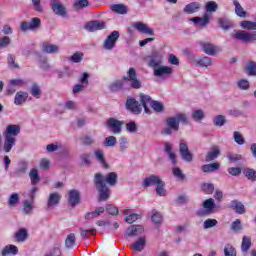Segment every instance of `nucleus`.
Wrapping results in <instances>:
<instances>
[{"label": "nucleus", "mask_w": 256, "mask_h": 256, "mask_svg": "<svg viewBox=\"0 0 256 256\" xmlns=\"http://www.w3.org/2000/svg\"><path fill=\"white\" fill-rule=\"evenodd\" d=\"M81 200V195L77 190H70L68 194V203L71 207H75L78 205L79 201Z\"/></svg>", "instance_id": "nucleus-24"}, {"label": "nucleus", "mask_w": 256, "mask_h": 256, "mask_svg": "<svg viewBox=\"0 0 256 256\" xmlns=\"http://www.w3.org/2000/svg\"><path fill=\"white\" fill-rule=\"evenodd\" d=\"M94 157L96 161H98V163L101 164L103 169H109V164H107V161H105V154L103 153V150H95Z\"/></svg>", "instance_id": "nucleus-29"}, {"label": "nucleus", "mask_w": 256, "mask_h": 256, "mask_svg": "<svg viewBox=\"0 0 256 256\" xmlns=\"http://www.w3.org/2000/svg\"><path fill=\"white\" fill-rule=\"evenodd\" d=\"M18 254H19V248L13 244L6 245L1 251L2 256H8V255L15 256Z\"/></svg>", "instance_id": "nucleus-28"}, {"label": "nucleus", "mask_w": 256, "mask_h": 256, "mask_svg": "<svg viewBox=\"0 0 256 256\" xmlns=\"http://www.w3.org/2000/svg\"><path fill=\"white\" fill-rule=\"evenodd\" d=\"M137 123H135V121H130L126 124V130L128 131V133H136L137 132Z\"/></svg>", "instance_id": "nucleus-63"}, {"label": "nucleus", "mask_w": 256, "mask_h": 256, "mask_svg": "<svg viewBox=\"0 0 256 256\" xmlns=\"http://www.w3.org/2000/svg\"><path fill=\"white\" fill-rule=\"evenodd\" d=\"M241 29H247L248 31H256V22L244 20L240 22Z\"/></svg>", "instance_id": "nucleus-41"}, {"label": "nucleus", "mask_w": 256, "mask_h": 256, "mask_svg": "<svg viewBox=\"0 0 256 256\" xmlns=\"http://www.w3.org/2000/svg\"><path fill=\"white\" fill-rule=\"evenodd\" d=\"M153 100L151 99V96L146 95V94H140V103L142 105V107H144V112L147 113L148 115H151V109H149V106H151V102Z\"/></svg>", "instance_id": "nucleus-25"}, {"label": "nucleus", "mask_w": 256, "mask_h": 256, "mask_svg": "<svg viewBox=\"0 0 256 256\" xmlns=\"http://www.w3.org/2000/svg\"><path fill=\"white\" fill-rule=\"evenodd\" d=\"M241 249L243 253H247L251 249V238L244 236L242 239Z\"/></svg>", "instance_id": "nucleus-53"}, {"label": "nucleus", "mask_w": 256, "mask_h": 256, "mask_svg": "<svg viewBox=\"0 0 256 256\" xmlns=\"http://www.w3.org/2000/svg\"><path fill=\"white\" fill-rule=\"evenodd\" d=\"M173 74V68L169 66H157L154 68V76L160 77V79H165L167 75Z\"/></svg>", "instance_id": "nucleus-16"}, {"label": "nucleus", "mask_w": 256, "mask_h": 256, "mask_svg": "<svg viewBox=\"0 0 256 256\" xmlns=\"http://www.w3.org/2000/svg\"><path fill=\"white\" fill-rule=\"evenodd\" d=\"M224 256H237V250L233 245L231 244H226L224 246Z\"/></svg>", "instance_id": "nucleus-51"}, {"label": "nucleus", "mask_w": 256, "mask_h": 256, "mask_svg": "<svg viewBox=\"0 0 256 256\" xmlns=\"http://www.w3.org/2000/svg\"><path fill=\"white\" fill-rule=\"evenodd\" d=\"M166 123L173 131H179V121L176 116L167 118Z\"/></svg>", "instance_id": "nucleus-44"}, {"label": "nucleus", "mask_w": 256, "mask_h": 256, "mask_svg": "<svg viewBox=\"0 0 256 256\" xmlns=\"http://www.w3.org/2000/svg\"><path fill=\"white\" fill-rule=\"evenodd\" d=\"M41 51L42 53H47L48 55H57V53L60 51V48L55 44L44 42L41 46Z\"/></svg>", "instance_id": "nucleus-19"}, {"label": "nucleus", "mask_w": 256, "mask_h": 256, "mask_svg": "<svg viewBox=\"0 0 256 256\" xmlns=\"http://www.w3.org/2000/svg\"><path fill=\"white\" fill-rule=\"evenodd\" d=\"M82 145L86 147H91V145H95V137L91 135H85L82 137Z\"/></svg>", "instance_id": "nucleus-58"}, {"label": "nucleus", "mask_w": 256, "mask_h": 256, "mask_svg": "<svg viewBox=\"0 0 256 256\" xmlns=\"http://www.w3.org/2000/svg\"><path fill=\"white\" fill-rule=\"evenodd\" d=\"M105 213V208L104 207H98L96 208L95 211H92V212H88L86 215H85V219L86 220H91V219H95L96 217H99V215Z\"/></svg>", "instance_id": "nucleus-37"}, {"label": "nucleus", "mask_w": 256, "mask_h": 256, "mask_svg": "<svg viewBox=\"0 0 256 256\" xmlns=\"http://www.w3.org/2000/svg\"><path fill=\"white\" fill-rule=\"evenodd\" d=\"M199 9H201V3L191 2L184 7L183 11L187 15H193V13H197V11H199Z\"/></svg>", "instance_id": "nucleus-27"}, {"label": "nucleus", "mask_w": 256, "mask_h": 256, "mask_svg": "<svg viewBox=\"0 0 256 256\" xmlns=\"http://www.w3.org/2000/svg\"><path fill=\"white\" fill-rule=\"evenodd\" d=\"M162 181L163 179H161V176L151 174L143 180L142 185L145 189H147V187H157V185Z\"/></svg>", "instance_id": "nucleus-13"}, {"label": "nucleus", "mask_w": 256, "mask_h": 256, "mask_svg": "<svg viewBox=\"0 0 256 256\" xmlns=\"http://www.w3.org/2000/svg\"><path fill=\"white\" fill-rule=\"evenodd\" d=\"M233 138L235 143H237V145H245V138L241 133H239V131L234 132Z\"/></svg>", "instance_id": "nucleus-62"}, {"label": "nucleus", "mask_w": 256, "mask_h": 256, "mask_svg": "<svg viewBox=\"0 0 256 256\" xmlns=\"http://www.w3.org/2000/svg\"><path fill=\"white\" fill-rule=\"evenodd\" d=\"M29 177L32 185H37V183L41 181V178L39 177V171L35 168L30 170Z\"/></svg>", "instance_id": "nucleus-42"}, {"label": "nucleus", "mask_w": 256, "mask_h": 256, "mask_svg": "<svg viewBox=\"0 0 256 256\" xmlns=\"http://www.w3.org/2000/svg\"><path fill=\"white\" fill-rule=\"evenodd\" d=\"M143 231H145L143 226H141V225H132L129 228H127L126 235L128 237H137V236L141 235L143 233Z\"/></svg>", "instance_id": "nucleus-22"}, {"label": "nucleus", "mask_w": 256, "mask_h": 256, "mask_svg": "<svg viewBox=\"0 0 256 256\" xmlns=\"http://www.w3.org/2000/svg\"><path fill=\"white\" fill-rule=\"evenodd\" d=\"M202 209L197 211V215L199 217H205V215H211L212 213H215V200L213 198H209L203 202Z\"/></svg>", "instance_id": "nucleus-8"}, {"label": "nucleus", "mask_w": 256, "mask_h": 256, "mask_svg": "<svg viewBox=\"0 0 256 256\" xmlns=\"http://www.w3.org/2000/svg\"><path fill=\"white\" fill-rule=\"evenodd\" d=\"M229 208L235 211V213H238V215H243V213H245V205L239 200H232Z\"/></svg>", "instance_id": "nucleus-26"}, {"label": "nucleus", "mask_w": 256, "mask_h": 256, "mask_svg": "<svg viewBox=\"0 0 256 256\" xmlns=\"http://www.w3.org/2000/svg\"><path fill=\"white\" fill-rule=\"evenodd\" d=\"M219 223V221H217V219H213V218H208L204 221L203 223V228L204 229H211L213 227H216V225Z\"/></svg>", "instance_id": "nucleus-59"}, {"label": "nucleus", "mask_w": 256, "mask_h": 256, "mask_svg": "<svg viewBox=\"0 0 256 256\" xmlns=\"http://www.w3.org/2000/svg\"><path fill=\"white\" fill-rule=\"evenodd\" d=\"M107 125L110 127L113 133H115L116 135H119V133H121L122 131L124 122L121 120H117L115 118H109L107 120Z\"/></svg>", "instance_id": "nucleus-17"}, {"label": "nucleus", "mask_w": 256, "mask_h": 256, "mask_svg": "<svg viewBox=\"0 0 256 256\" xmlns=\"http://www.w3.org/2000/svg\"><path fill=\"white\" fill-rule=\"evenodd\" d=\"M122 79L123 81H128L131 89H141V80L137 78V70H135V68H129Z\"/></svg>", "instance_id": "nucleus-4"}, {"label": "nucleus", "mask_w": 256, "mask_h": 256, "mask_svg": "<svg viewBox=\"0 0 256 256\" xmlns=\"http://www.w3.org/2000/svg\"><path fill=\"white\" fill-rule=\"evenodd\" d=\"M85 7H89V0H75L74 9L80 11V9H85Z\"/></svg>", "instance_id": "nucleus-57"}, {"label": "nucleus", "mask_w": 256, "mask_h": 256, "mask_svg": "<svg viewBox=\"0 0 256 256\" xmlns=\"http://www.w3.org/2000/svg\"><path fill=\"white\" fill-rule=\"evenodd\" d=\"M129 149V139L127 137L122 136L119 139V151L120 153H125Z\"/></svg>", "instance_id": "nucleus-45"}, {"label": "nucleus", "mask_w": 256, "mask_h": 256, "mask_svg": "<svg viewBox=\"0 0 256 256\" xmlns=\"http://www.w3.org/2000/svg\"><path fill=\"white\" fill-rule=\"evenodd\" d=\"M7 61H8V67H10V69H19V64L15 62V55L8 54Z\"/></svg>", "instance_id": "nucleus-61"}, {"label": "nucleus", "mask_w": 256, "mask_h": 256, "mask_svg": "<svg viewBox=\"0 0 256 256\" xmlns=\"http://www.w3.org/2000/svg\"><path fill=\"white\" fill-rule=\"evenodd\" d=\"M201 187L206 195H212L213 191H215V186L212 183H203Z\"/></svg>", "instance_id": "nucleus-60"}, {"label": "nucleus", "mask_w": 256, "mask_h": 256, "mask_svg": "<svg viewBox=\"0 0 256 256\" xmlns=\"http://www.w3.org/2000/svg\"><path fill=\"white\" fill-rule=\"evenodd\" d=\"M23 211L25 215H31L33 212V200H24Z\"/></svg>", "instance_id": "nucleus-50"}, {"label": "nucleus", "mask_w": 256, "mask_h": 256, "mask_svg": "<svg viewBox=\"0 0 256 256\" xmlns=\"http://www.w3.org/2000/svg\"><path fill=\"white\" fill-rule=\"evenodd\" d=\"M21 133V126L17 124H9L6 126L4 135L3 151L11 153L13 146L17 143V136Z\"/></svg>", "instance_id": "nucleus-2"}, {"label": "nucleus", "mask_w": 256, "mask_h": 256, "mask_svg": "<svg viewBox=\"0 0 256 256\" xmlns=\"http://www.w3.org/2000/svg\"><path fill=\"white\" fill-rule=\"evenodd\" d=\"M243 174L249 181H256V171L253 168H246Z\"/></svg>", "instance_id": "nucleus-52"}, {"label": "nucleus", "mask_w": 256, "mask_h": 256, "mask_svg": "<svg viewBox=\"0 0 256 256\" xmlns=\"http://www.w3.org/2000/svg\"><path fill=\"white\" fill-rule=\"evenodd\" d=\"M219 163L205 164L201 167L203 173H213L214 171H219Z\"/></svg>", "instance_id": "nucleus-39"}, {"label": "nucleus", "mask_w": 256, "mask_h": 256, "mask_svg": "<svg viewBox=\"0 0 256 256\" xmlns=\"http://www.w3.org/2000/svg\"><path fill=\"white\" fill-rule=\"evenodd\" d=\"M135 30L138 31V33H142V35H150L151 37L155 35V32L143 22H135L133 27L127 28L129 37H135Z\"/></svg>", "instance_id": "nucleus-3"}, {"label": "nucleus", "mask_w": 256, "mask_h": 256, "mask_svg": "<svg viewBox=\"0 0 256 256\" xmlns=\"http://www.w3.org/2000/svg\"><path fill=\"white\" fill-rule=\"evenodd\" d=\"M76 241L77 238H75V233L68 234L65 240L66 249H73V247H75Z\"/></svg>", "instance_id": "nucleus-40"}, {"label": "nucleus", "mask_w": 256, "mask_h": 256, "mask_svg": "<svg viewBox=\"0 0 256 256\" xmlns=\"http://www.w3.org/2000/svg\"><path fill=\"white\" fill-rule=\"evenodd\" d=\"M126 109L134 115L141 113V105H139V102L135 98H128L126 100Z\"/></svg>", "instance_id": "nucleus-14"}, {"label": "nucleus", "mask_w": 256, "mask_h": 256, "mask_svg": "<svg viewBox=\"0 0 256 256\" xmlns=\"http://www.w3.org/2000/svg\"><path fill=\"white\" fill-rule=\"evenodd\" d=\"M233 5L235 7V14L237 17H241L242 19H245L247 17V11L243 9V6H241V3L237 0H233Z\"/></svg>", "instance_id": "nucleus-34"}, {"label": "nucleus", "mask_w": 256, "mask_h": 256, "mask_svg": "<svg viewBox=\"0 0 256 256\" xmlns=\"http://www.w3.org/2000/svg\"><path fill=\"white\" fill-rule=\"evenodd\" d=\"M200 47L206 55H210L211 57L217 55V53H221V47L215 46L214 44L207 42H200Z\"/></svg>", "instance_id": "nucleus-10"}, {"label": "nucleus", "mask_w": 256, "mask_h": 256, "mask_svg": "<svg viewBox=\"0 0 256 256\" xmlns=\"http://www.w3.org/2000/svg\"><path fill=\"white\" fill-rule=\"evenodd\" d=\"M156 195H159V197H165L167 195V190H165V182L163 180L156 186Z\"/></svg>", "instance_id": "nucleus-56"}, {"label": "nucleus", "mask_w": 256, "mask_h": 256, "mask_svg": "<svg viewBox=\"0 0 256 256\" xmlns=\"http://www.w3.org/2000/svg\"><path fill=\"white\" fill-rule=\"evenodd\" d=\"M192 23H195V25H200L201 27H205L209 25V15L205 14L202 18L201 17H193L191 19Z\"/></svg>", "instance_id": "nucleus-35"}, {"label": "nucleus", "mask_w": 256, "mask_h": 256, "mask_svg": "<svg viewBox=\"0 0 256 256\" xmlns=\"http://www.w3.org/2000/svg\"><path fill=\"white\" fill-rule=\"evenodd\" d=\"M111 11L118 13V15H127V13H129V7L125 4H113Z\"/></svg>", "instance_id": "nucleus-31"}, {"label": "nucleus", "mask_w": 256, "mask_h": 256, "mask_svg": "<svg viewBox=\"0 0 256 256\" xmlns=\"http://www.w3.org/2000/svg\"><path fill=\"white\" fill-rule=\"evenodd\" d=\"M118 179L119 176L117 175V172H110L105 176L101 173H96L94 175V185L98 191L99 201H107V199L111 197V189H109L107 185L115 187Z\"/></svg>", "instance_id": "nucleus-1"}, {"label": "nucleus", "mask_w": 256, "mask_h": 256, "mask_svg": "<svg viewBox=\"0 0 256 256\" xmlns=\"http://www.w3.org/2000/svg\"><path fill=\"white\" fill-rule=\"evenodd\" d=\"M150 107L153 109V111H155L156 113H163V111H165V106L163 105V103L157 101V100H153L151 102Z\"/></svg>", "instance_id": "nucleus-47"}, {"label": "nucleus", "mask_w": 256, "mask_h": 256, "mask_svg": "<svg viewBox=\"0 0 256 256\" xmlns=\"http://www.w3.org/2000/svg\"><path fill=\"white\" fill-rule=\"evenodd\" d=\"M27 162L22 161L18 163V169L14 172V175H16V177H23V175H25L27 173Z\"/></svg>", "instance_id": "nucleus-36"}, {"label": "nucleus", "mask_w": 256, "mask_h": 256, "mask_svg": "<svg viewBox=\"0 0 256 256\" xmlns=\"http://www.w3.org/2000/svg\"><path fill=\"white\" fill-rule=\"evenodd\" d=\"M41 27V18L39 17H34L31 18V20L28 21H23L20 24V31L23 33H27V31H37Z\"/></svg>", "instance_id": "nucleus-6"}, {"label": "nucleus", "mask_w": 256, "mask_h": 256, "mask_svg": "<svg viewBox=\"0 0 256 256\" xmlns=\"http://www.w3.org/2000/svg\"><path fill=\"white\" fill-rule=\"evenodd\" d=\"M164 151L168 155L172 165H177V155L173 152V144L171 142H164Z\"/></svg>", "instance_id": "nucleus-20"}, {"label": "nucleus", "mask_w": 256, "mask_h": 256, "mask_svg": "<svg viewBox=\"0 0 256 256\" xmlns=\"http://www.w3.org/2000/svg\"><path fill=\"white\" fill-rule=\"evenodd\" d=\"M30 93L32 97H35V99H39L41 97V87L39 84L34 83L31 86Z\"/></svg>", "instance_id": "nucleus-49"}, {"label": "nucleus", "mask_w": 256, "mask_h": 256, "mask_svg": "<svg viewBox=\"0 0 256 256\" xmlns=\"http://www.w3.org/2000/svg\"><path fill=\"white\" fill-rule=\"evenodd\" d=\"M61 202V194L58 192L51 193L47 200V207L51 209V207H57V204Z\"/></svg>", "instance_id": "nucleus-23"}, {"label": "nucleus", "mask_w": 256, "mask_h": 256, "mask_svg": "<svg viewBox=\"0 0 256 256\" xmlns=\"http://www.w3.org/2000/svg\"><path fill=\"white\" fill-rule=\"evenodd\" d=\"M233 38L236 41H242V43H255L256 41V31L255 32H248L245 30H237L233 35Z\"/></svg>", "instance_id": "nucleus-5"}, {"label": "nucleus", "mask_w": 256, "mask_h": 256, "mask_svg": "<svg viewBox=\"0 0 256 256\" xmlns=\"http://www.w3.org/2000/svg\"><path fill=\"white\" fill-rule=\"evenodd\" d=\"M219 155H221V150L219 149V147L216 146L211 151L207 152L205 157L206 163H211V161H215V159H217Z\"/></svg>", "instance_id": "nucleus-30"}, {"label": "nucleus", "mask_w": 256, "mask_h": 256, "mask_svg": "<svg viewBox=\"0 0 256 256\" xmlns=\"http://www.w3.org/2000/svg\"><path fill=\"white\" fill-rule=\"evenodd\" d=\"M179 151L181 158L186 163H191L193 161V153L189 151V146L187 145V142H180Z\"/></svg>", "instance_id": "nucleus-12"}, {"label": "nucleus", "mask_w": 256, "mask_h": 256, "mask_svg": "<svg viewBox=\"0 0 256 256\" xmlns=\"http://www.w3.org/2000/svg\"><path fill=\"white\" fill-rule=\"evenodd\" d=\"M132 249L134 251H143L145 249V238L144 237H140L138 239V241H136L133 245H132Z\"/></svg>", "instance_id": "nucleus-48"}, {"label": "nucleus", "mask_w": 256, "mask_h": 256, "mask_svg": "<svg viewBox=\"0 0 256 256\" xmlns=\"http://www.w3.org/2000/svg\"><path fill=\"white\" fill-rule=\"evenodd\" d=\"M247 71L249 75H256V63L254 61H250L247 65Z\"/></svg>", "instance_id": "nucleus-64"}, {"label": "nucleus", "mask_w": 256, "mask_h": 256, "mask_svg": "<svg viewBox=\"0 0 256 256\" xmlns=\"http://www.w3.org/2000/svg\"><path fill=\"white\" fill-rule=\"evenodd\" d=\"M164 151L168 155L172 165H177V155L173 152V144L171 142H164Z\"/></svg>", "instance_id": "nucleus-21"}, {"label": "nucleus", "mask_w": 256, "mask_h": 256, "mask_svg": "<svg viewBox=\"0 0 256 256\" xmlns=\"http://www.w3.org/2000/svg\"><path fill=\"white\" fill-rule=\"evenodd\" d=\"M28 97H29V93L19 91L15 95L14 104L15 105H23V103H25V101H27Z\"/></svg>", "instance_id": "nucleus-32"}, {"label": "nucleus", "mask_w": 256, "mask_h": 256, "mask_svg": "<svg viewBox=\"0 0 256 256\" xmlns=\"http://www.w3.org/2000/svg\"><path fill=\"white\" fill-rule=\"evenodd\" d=\"M50 7L55 15H59L60 17H67V9L59 0H50Z\"/></svg>", "instance_id": "nucleus-11"}, {"label": "nucleus", "mask_w": 256, "mask_h": 256, "mask_svg": "<svg viewBox=\"0 0 256 256\" xmlns=\"http://www.w3.org/2000/svg\"><path fill=\"white\" fill-rule=\"evenodd\" d=\"M218 23L221 29H223L224 31H229V29H233V27H235V25L232 22H230L227 18H220L218 20Z\"/></svg>", "instance_id": "nucleus-38"}, {"label": "nucleus", "mask_w": 256, "mask_h": 256, "mask_svg": "<svg viewBox=\"0 0 256 256\" xmlns=\"http://www.w3.org/2000/svg\"><path fill=\"white\" fill-rule=\"evenodd\" d=\"M123 85V80H116L115 82L110 84L109 91H111V93H117L118 91H121V89H123Z\"/></svg>", "instance_id": "nucleus-43"}, {"label": "nucleus", "mask_w": 256, "mask_h": 256, "mask_svg": "<svg viewBox=\"0 0 256 256\" xmlns=\"http://www.w3.org/2000/svg\"><path fill=\"white\" fill-rule=\"evenodd\" d=\"M120 33L117 30L112 31L104 41L103 47L106 51H111L115 49V45H117V41H119Z\"/></svg>", "instance_id": "nucleus-9"}, {"label": "nucleus", "mask_w": 256, "mask_h": 256, "mask_svg": "<svg viewBox=\"0 0 256 256\" xmlns=\"http://www.w3.org/2000/svg\"><path fill=\"white\" fill-rule=\"evenodd\" d=\"M85 29L86 31H90V33L95 31H103V29H105V22H101L99 20L88 22L85 25Z\"/></svg>", "instance_id": "nucleus-18"}, {"label": "nucleus", "mask_w": 256, "mask_h": 256, "mask_svg": "<svg viewBox=\"0 0 256 256\" xmlns=\"http://www.w3.org/2000/svg\"><path fill=\"white\" fill-rule=\"evenodd\" d=\"M14 237L18 243H24V241H27L29 233L27 232V229L21 228L15 233Z\"/></svg>", "instance_id": "nucleus-33"}, {"label": "nucleus", "mask_w": 256, "mask_h": 256, "mask_svg": "<svg viewBox=\"0 0 256 256\" xmlns=\"http://www.w3.org/2000/svg\"><path fill=\"white\" fill-rule=\"evenodd\" d=\"M226 158L228 159L229 163H237L239 161L243 160V156L240 154H233L232 152H229L226 155Z\"/></svg>", "instance_id": "nucleus-54"}, {"label": "nucleus", "mask_w": 256, "mask_h": 256, "mask_svg": "<svg viewBox=\"0 0 256 256\" xmlns=\"http://www.w3.org/2000/svg\"><path fill=\"white\" fill-rule=\"evenodd\" d=\"M186 54L189 57L190 63H196L198 67H211L213 63L211 58L207 56H204L202 58H197V56H195V54H193V52H190V51H186Z\"/></svg>", "instance_id": "nucleus-7"}, {"label": "nucleus", "mask_w": 256, "mask_h": 256, "mask_svg": "<svg viewBox=\"0 0 256 256\" xmlns=\"http://www.w3.org/2000/svg\"><path fill=\"white\" fill-rule=\"evenodd\" d=\"M219 9V5L215 1H208L205 5L206 13H215Z\"/></svg>", "instance_id": "nucleus-46"}, {"label": "nucleus", "mask_w": 256, "mask_h": 256, "mask_svg": "<svg viewBox=\"0 0 256 256\" xmlns=\"http://www.w3.org/2000/svg\"><path fill=\"white\" fill-rule=\"evenodd\" d=\"M149 67H152L153 69H156V67H159L163 63V56L159 54L158 51H152V53L149 55Z\"/></svg>", "instance_id": "nucleus-15"}, {"label": "nucleus", "mask_w": 256, "mask_h": 256, "mask_svg": "<svg viewBox=\"0 0 256 256\" xmlns=\"http://www.w3.org/2000/svg\"><path fill=\"white\" fill-rule=\"evenodd\" d=\"M237 87H238V89H241L242 91H249V89L251 88V84L248 82L247 79H240L237 82Z\"/></svg>", "instance_id": "nucleus-55"}]
</instances>
